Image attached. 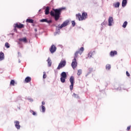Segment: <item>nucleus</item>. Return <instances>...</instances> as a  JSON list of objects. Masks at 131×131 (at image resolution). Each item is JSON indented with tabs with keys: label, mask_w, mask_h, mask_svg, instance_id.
<instances>
[{
	"label": "nucleus",
	"mask_w": 131,
	"mask_h": 131,
	"mask_svg": "<svg viewBox=\"0 0 131 131\" xmlns=\"http://www.w3.org/2000/svg\"><path fill=\"white\" fill-rule=\"evenodd\" d=\"M54 11H51L50 12V15L52 17H54L55 21H58L60 19V16L61 15V12H62V8H59L57 9H54Z\"/></svg>",
	"instance_id": "f257e3e1"
},
{
	"label": "nucleus",
	"mask_w": 131,
	"mask_h": 131,
	"mask_svg": "<svg viewBox=\"0 0 131 131\" xmlns=\"http://www.w3.org/2000/svg\"><path fill=\"white\" fill-rule=\"evenodd\" d=\"M76 18L77 20L79 21H83V20H85L88 18V13L83 12L82 15L80 13H78L76 14Z\"/></svg>",
	"instance_id": "f03ea898"
},
{
	"label": "nucleus",
	"mask_w": 131,
	"mask_h": 131,
	"mask_svg": "<svg viewBox=\"0 0 131 131\" xmlns=\"http://www.w3.org/2000/svg\"><path fill=\"white\" fill-rule=\"evenodd\" d=\"M67 77V74H66V72H63L61 73V78H60V81L62 83H64L65 81H66V78Z\"/></svg>",
	"instance_id": "7ed1b4c3"
},
{
	"label": "nucleus",
	"mask_w": 131,
	"mask_h": 131,
	"mask_svg": "<svg viewBox=\"0 0 131 131\" xmlns=\"http://www.w3.org/2000/svg\"><path fill=\"white\" fill-rule=\"evenodd\" d=\"M65 66H66V60H61L59 63L57 69L60 70L61 68H63V67H65Z\"/></svg>",
	"instance_id": "20e7f679"
},
{
	"label": "nucleus",
	"mask_w": 131,
	"mask_h": 131,
	"mask_svg": "<svg viewBox=\"0 0 131 131\" xmlns=\"http://www.w3.org/2000/svg\"><path fill=\"white\" fill-rule=\"evenodd\" d=\"M70 82H71L70 89L71 91H72V90H73V85H74V77L72 76L70 77Z\"/></svg>",
	"instance_id": "39448f33"
},
{
	"label": "nucleus",
	"mask_w": 131,
	"mask_h": 131,
	"mask_svg": "<svg viewBox=\"0 0 131 131\" xmlns=\"http://www.w3.org/2000/svg\"><path fill=\"white\" fill-rule=\"evenodd\" d=\"M16 28H18V29L24 28V25L22 24H18V23H16L14 24V30H16Z\"/></svg>",
	"instance_id": "423d86ee"
},
{
	"label": "nucleus",
	"mask_w": 131,
	"mask_h": 131,
	"mask_svg": "<svg viewBox=\"0 0 131 131\" xmlns=\"http://www.w3.org/2000/svg\"><path fill=\"white\" fill-rule=\"evenodd\" d=\"M56 51H57V47H56V46L54 45H52L51 48H50V51L51 54H54V53H55Z\"/></svg>",
	"instance_id": "0eeeda50"
},
{
	"label": "nucleus",
	"mask_w": 131,
	"mask_h": 131,
	"mask_svg": "<svg viewBox=\"0 0 131 131\" xmlns=\"http://www.w3.org/2000/svg\"><path fill=\"white\" fill-rule=\"evenodd\" d=\"M71 65L73 69H75V68L77 67V61H76V59H73Z\"/></svg>",
	"instance_id": "6e6552de"
},
{
	"label": "nucleus",
	"mask_w": 131,
	"mask_h": 131,
	"mask_svg": "<svg viewBox=\"0 0 131 131\" xmlns=\"http://www.w3.org/2000/svg\"><path fill=\"white\" fill-rule=\"evenodd\" d=\"M15 126L17 129H20L21 126L20 125V122L18 121H14Z\"/></svg>",
	"instance_id": "1a4fd4ad"
},
{
	"label": "nucleus",
	"mask_w": 131,
	"mask_h": 131,
	"mask_svg": "<svg viewBox=\"0 0 131 131\" xmlns=\"http://www.w3.org/2000/svg\"><path fill=\"white\" fill-rule=\"evenodd\" d=\"M68 20H66L62 24V25L59 27V28L61 29V28H63V27H66V26H67V25H68Z\"/></svg>",
	"instance_id": "9d476101"
},
{
	"label": "nucleus",
	"mask_w": 131,
	"mask_h": 131,
	"mask_svg": "<svg viewBox=\"0 0 131 131\" xmlns=\"http://www.w3.org/2000/svg\"><path fill=\"white\" fill-rule=\"evenodd\" d=\"M19 41H23L24 43H27L28 42V40H27V38L26 37L19 38L18 39Z\"/></svg>",
	"instance_id": "9b49d317"
},
{
	"label": "nucleus",
	"mask_w": 131,
	"mask_h": 131,
	"mask_svg": "<svg viewBox=\"0 0 131 131\" xmlns=\"http://www.w3.org/2000/svg\"><path fill=\"white\" fill-rule=\"evenodd\" d=\"M95 54H96V52L95 51H91L89 53L88 57L92 58V57H93V56H95Z\"/></svg>",
	"instance_id": "f8f14e48"
},
{
	"label": "nucleus",
	"mask_w": 131,
	"mask_h": 131,
	"mask_svg": "<svg viewBox=\"0 0 131 131\" xmlns=\"http://www.w3.org/2000/svg\"><path fill=\"white\" fill-rule=\"evenodd\" d=\"M108 25L109 26H112V22H113V17L110 16L108 18Z\"/></svg>",
	"instance_id": "ddd939ff"
},
{
	"label": "nucleus",
	"mask_w": 131,
	"mask_h": 131,
	"mask_svg": "<svg viewBox=\"0 0 131 131\" xmlns=\"http://www.w3.org/2000/svg\"><path fill=\"white\" fill-rule=\"evenodd\" d=\"M116 55H117V51H112L110 52V56L111 57H114Z\"/></svg>",
	"instance_id": "4468645a"
},
{
	"label": "nucleus",
	"mask_w": 131,
	"mask_h": 131,
	"mask_svg": "<svg viewBox=\"0 0 131 131\" xmlns=\"http://www.w3.org/2000/svg\"><path fill=\"white\" fill-rule=\"evenodd\" d=\"M5 59V54L3 52H0V61H3Z\"/></svg>",
	"instance_id": "2eb2a0df"
},
{
	"label": "nucleus",
	"mask_w": 131,
	"mask_h": 131,
	"mask_svg": "<svg viewBox=\"0 0 131 131\" xmlns=\"http://www.w3.org/2000/svg\"><path fill=\"white\" fill-rule=\"evenodd\" d=\"M25 81L26 83H28V82H30L31 81V77H27L25 79Z\"/></svg>",
	"instance_id": "dca6fc26"
},
{
	"label": "nucleus",
	"mask_w": 131,
	"mask_h": 131,
	"mask_svg": "<svg viewBox=\"0 0 131 131\" xmlns=\"http://www.w3.org/2000/svg\"><path fill=\"white\" fill-rule=\"evenodd\" d=\"M50 14V7H47L45 10V15H49Z\"/></svg>",
	"instance_id": "f3484780"
},
{
	"label": "nucleus",
	"mask_w": 131,
	"mask_h": 131,
	"mask_svg": "<svg viewBox=\"0 0 131 131\" xmlns=\"http://www.w3.org/2000/svg\"><path fill=\"white\" fill-rule=\"evenodd\" d=\"M40 22H46L47 23H52V20H48L47 19H42L40 20Z\"/></svg>",
	"instance_id": "a211bd4d"
},
{
	"label": "nucleus",
	"mask_w": 131,
	"mask_h": 131,
	"mask_svg": "<svg viewBox=\"0 0 131 131\" xmlns=\"http://www.w3.org/2000/svg\"><path fill=\"white\" fill-rule=\"evenodd\" d=\"M47 62L49 67H51V66H52V60L50 57L48 58Z\"/></svg>",
	"instance_id": "6ab92c4d"
},
{
	"label": "nucleus",
	"mask_w": 131,
	"mask_h": 131,
	"mask_svg": "<svg viewBox=\"0 0 131 131\" xmlns=\"http://www.w3.org/2000/svg\"><path fill=\"white\" fill-rule=\"evenodd\" d=\"M126 4H127V1L123 0L122 2V7H125V6H126Z\"/></svg>",
	"instance_id": "aec40b11"
},
{
	"label": "nucleus",
	"mask_w": 131,
	"mask_h": 131,
	"mask_svg": "<svg viewBox=\"0 0 131 131\" xmlns=\"http://www.w3.org/2000/svg\"><path fill=\"white\" fill-rule=\"evenodd\" d=\"M80 54L79 53V51H77L74 54V59H75V60H76V58H77V57H78V54Z\"/></svg>",
	"instance_id": "412c9836"
},
{
	"label": "nucleus",
	"mask_w": 131,
	"mask_h": 131,
	"mask_svg": "<svg viewBox=\"0 0 131 131\" xmlns=\"http://www.w3.org/2000/svg\"><path fill=\"white\" fill-rule=\"evenodd\" d=\"M119 6H120V3L119 2H117L114 4V7L115 8H119Z\"/></svg>",
	"instance_id": "4be33fe9"
},
{
	"label": "nucleus",
	"mask_w": 131,
	"mask_h": 131,
	"mask_svg": "<svg viewBox=\"0 0 131 131\" xmlns=\"http://www.w3.org/2000/svg\"><path fill=\"white\" fill-rule=\"evenodd\" d=\"M34 21V20H33V19H32L28 18L26 20V22H27L28 23H33Z\"/></svg>",
	"instance_id": "5701e85b"
},
{
	"label": "nucleus",
	"mask_w": 131,
	"mask_h": 131,
	"mask_svg": "<svg viewBox=\"0 0 131 131\" xmlns=\"http://www.w3.org/2000/svg\"><path fill=\"white\" fill-rule=\"evenodd\" d=\"M79 51L80 54L81 55V54H82V52L84 51V48L83 47H81V48H80Z\"/></svg>",
	"instance_id": "b1692460"
},
{
	"label": "nucleus",
	"mask_w": 131,
	"mask_h": 131,
	"mask_svg": "<svg viewBox=\"0 0 131 131\" xmlns=\"http://www.w3.org/2000/svg\"><path fill=\"white\" fill-rule=\"evenodd\" d=\"M41 110H42V112L43 113H45V112H46V107H45V106L43 105H41Z\"/></svg>",
	"instance_id": "393cba45"
},
{
	"label": "nucleus",
	"mask_w": 131,
	"mask_h": 131,
	"mask_svg": "<svg viewBox=\"0 0 131 131\" xmlns=\"http://www.w3.org/2000/svg\"><path fill=\"white\" fill-rule=\"evenodd\" d=\"M127 25V21H125L122 25V28H125L126 27Z\"/></svg>",
	"instance_id": "a878e982"
},
{
	"label": "nucleus",
	"mask_w": 131,
	"mask_h": 131,
	"mask_svg": "<svg viewBox=\"0 0 131 131\" xmlns=\"http://www.w3.org/2000/svg\"><path fill=\"white\" fill-rule=\"evenodd\" d=\"M106 70H110L111 69V66L110 64H107L106 66Z\"/></svg>",
	"instance_id": "bb28decb"
},
{
	"label": "nucleus",
	"mask_w": 131,
	"mask_h": 131,
	"mask_svg": "<svg viewBox=\"0 0 131 131\" xmlns=\"http://www.w3.org/2000/svg\"><path fill=\"white\" fill-rule=\"evenodd\" d=\"M82 73V70H78V72L77 73V75L79 76Z\"/></svg>",
	"instance_id": "cd10ccee"
},
{
	"label": "nucleus",
	"mask_w": 131,
	"mask_h": 131,
	"mask_svg": "<svg viewBox=\"0 0 131 131\" xmlns=\"http://www.w3.org/2000/svg\"><path fill=\"white\" fill-rule=\"evenodd\" d=\"M73 97H74V98H76V99H78V98H79V96H78V94H76L75 93L73 94Z\"/></svg>",
	"instance_id": "c85d7f7f"
},
{
	"label": "nucleus",
	"mask_w": 131,
	"mask_h": 131,
	"mask_svg": "<svg viewBox=\"0 0 131 131\" xmlns=\"http://www.w3.org/2000/svg\"><path fill=\"white\" fill-rule=\"evenodd\" d=\"M10 85H15V81L14 80H11L10 81Z\"/></svg>",
	"instance_id": "c756f323"
},
{
	"label": "nucleus",
	"mask_w": 131,
	"mask_h": 131,
	"mask_svg": "<svg viewBox=\"0 0 131 131\" xmlns=\"http://www.w3.org/2000/svg\"><path fill=\"white\" fill-rule=\"evenodd\" d=\"M5 47H6V48H7V49H9V48H10V44H9L8 42H6V43H5Z\"/></svg>",
	"instance_id": "7c9ffc66"
},
{
	"label": "nucleus",
	"mask_w": 131,
	"mask_h": 131,
	"mask_svg": "<svg viewBox=\"0 0 131 131\" xmlns=\"http://www.w3.org/2000/svg\"><path fill=\"white\" fill-rule=\"evenodd\" d=\"M30 113H32L33 115H36V113H35V112L32 111V110H30Z\"/></svg>",
	"instance_id": "2f4dec72"
},
{
	"label": "nucleus",
	"mask_w": 131,
	"mask_h": 131,
	"mask_svg": "<svg viewBox=\"0 0 131 131\" xmlns=\"http://www.w3.org/2000/svg\"><path fill=\"white\" fill-rule=\"evenodd\" d=\"M72 25L73 27L75 26V21L74 20L72 21Z\"/></svg>",
	"instance_id": "473e14b6"
},
{
	"label": "nucleus",
	"mask_w": 131,
	"mask_h": 131,
	"mask_svg": "<svg viewBox=\"0 0 131 131\" xmlns=\"http://www.w3.org/2000/svg\"><path fill=\"white\" fill-rule=\"evenodd\" d=\"M126 76H128V77H129V76H130L129 73H128V72H127V71L126 72Z\"/></svg>",
	"instance_id": "72a5a7b5"
},
{
	"label": "nucleus",
	"mask_w": 131,
	"mask_h": 131,
	"mask_svg": "<svg viewBox=\"0 0 131 131\" xmlns=\"http://www.w3.org/2000/svg\"><path fill=\"white\" fill-rule=\"evenodd\" d=\"M44 74H43V78H47V75L46 74V73L45 72H44L43 73Z\"/></svg>",
	"instance_id": "f704fd0d"
},
{
	"label": "nucleus",
	"mask_w": 131,
	"mask_h": 131,
	"mask_svg": "<svg viewBox=\"0 0 131 131\" xmlns=\"http://www.w3.org/2000/svg\"><path fill=\"white\" fill-rule=\"evenodd\" d=\"M89 71H90V73H91V72H93V69L90 68L89 69Z\"/></svg>",
	"instance_id": "c9c22d12"
},
{
	"label": "nucleus",
	"mask_w": 131,
	"mask_h": 131,
	"mask_svg": "<svg viewBox=\"0 0 131 131\" xmlns=\"http://www.w3.org/2000/svg\"><path fill=\"white\" fill-rule=\"evenodd\" d=\"M129 129H130V126H128L126 129L127 130H129Z\"/></svg>",
	"instance_id": "e433bc0d"
},
{
	"label": "nucleus",
	"mask_w": 131,
	"mask_h": 131,
	"mask_svg": "<svg viewBox=\"0 0 131 131\" xmlns=\"http://www.w3.org/2000/svg\"><path fill=\"white\" fill-rule=\"evenodd\" d=\"M45 104H46V102H45V101H42V105L43 106Z\"/></svg>",
	"instance_id": "4c0bfd02"
},
{
	"label": "nucleus",
	"mask_w": 131,
	"mask_h": 131,
	"mask_svg": "<svg viewBox=\"0 0 131 131\" xmlns=\"http://www.w3.org/2000/svg\"><path fill=\"white\" fill-rule=\"evenodd\" d=\"M34 31H35V32H36V31H37V29H34Z\"/></svg>",
	"instance_id": "58836bf2"
},
{
	"label": "nucleus",
	"mask_w": 131,
	"mask_h": 131,
	"mask_svg": "<svg viewBox=\"0 0 131 131\" xmlns=\"http://www.w3.org/2000/svg\"><path fill=\"white\" fill-rule=\"evenodd\" d=\"M40 11H41V10L40 9V10H39V12H40Z\"/></svg>",
	"instance_id": "ea45409f"
},
{
	"label": "nucleus",
	"mask_w": 131,
	"mask_h": 131,
	"mask_svg": "<svg viewBox=\"0 0 131 131\" xmlns=\"http://www.w3.org/2000/svg\"><path fill=\"white\" fill-rule=\"evenodd\" d=\"M19 44H20V42H18Z\"/></svg>",
	"instance_id": "a19ab883"
}]
</instances>
